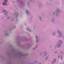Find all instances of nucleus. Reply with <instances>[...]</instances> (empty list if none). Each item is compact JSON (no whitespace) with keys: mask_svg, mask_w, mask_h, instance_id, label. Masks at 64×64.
Here are the masks:
<instances>
[{"mask_svg":"<svg viewBox=\"0 0 64 64\" xmlns=\"http://www.w3.org/2000/svg\"><path fill=\"white\" fill-rule=\"evenodd\" d=\"M7 0H6V1H5V3H3L2 4L3 5H7V4H6V2H7Z\"/></svg>","mask_w":64,"mask_h":64,"instance_id":"obj_1","label":"nucleus"},{"mask_svg":"<svg viewBox=\"0 0 64 64\" xmlns=\"http://www.w3.org/2000/svg\"><path fill=\"white\" fill-rule=\"evenodd\" d=\"M5 10H4V12H5Z\"/></svg>","mask_w":64,"mask_h":64,"instance_id":"obj_2","label":"nucleus"}]
</instances>
